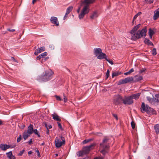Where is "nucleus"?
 <instances>
[{"label": "nucleus", "instance_id": "f257e3e1", "mask_svg": "<svg viewBox=\"0 0 159 159\" xmlns=\"http://www.w3.org/2000/svg\"><path fill=\"white\" fill-rule=\"evenodd\" d=\"M95 0H84L82 2V4L84 6L81 11L79 15V18L80 19L84 18L85 15L89 13L90 11L89 8V4L93 3Z\"/></svg>", "mask_w": 159, "mask_h": 159}, {"label": "nucleus", "instance_id": "f03ea898", "mask_svg": "<svg viewBox=\"0 0 159 159\" xmlns=\"http://www.w3.org/2000/svg\"><path fill=\"white\" fill-rule=\"evenodd\" d=\"M53 72L51 70L44 72L42 75L37 78V80L39 82H45L50 80L52 78Z\"/></svg>", "mask_w": 159, "mask_h": 159}, {"label": "nucleus", "instance_id": "7ed1b4c3", "mask_svg": "<svg viewBox=\"0 0 159 159\" xmlns=\"http://www.w3.org/2000/svg\"><path fill=\"white\" fill-rule=\"evenodd\" d=\"M147 30L146 27L141 30H139L137 32H130L131 34V39L135 41L140 38L144 37L146 35Z\"/></svg>", "mask_w": 159, "mask_h": 159}, {"label": "nucleus", "instance_id": "20e7f679", "mask_svg": "<svg viewBox=\"0 0 159 159\" xmlns=\"http://www.w3.org/2000/svg\"><path fill=\"white\" fill-rule=\"evenodd\" d=\"M109 140V138L105 136L103 139L102 142L100 144V148L102 149V150L100 151V152L103 155H105L107 152L106 150L109 148L110 144L108 143Z\"/></svg>", "mask_w": 159, "mask_h": 159}, {"label": "nucleus", "instance_id": "39448f33", "mask_svg": "<svg viewBox=\"0 0 159 159\" xmlns=\"http://www.w3.org/2000/svg\"><path fill=\"white\" fill-rule=\"evenodd\" d=\"M141 109V111L143 113L146 112L148 114L150 113L154 114L156 112L152 108L150 107L148 105H145L144 102L142 103Z\"/></svg>", "mask_w": 159, "mask_h": 159}, {"label": "nucleus", "instance_id": "423d86ee", "mask_svg": "<svg viewBox=\"0 0 159 159\" xmlns=\"http://www.w3.org/2000/svg\"><path fill=\"white\" fill-rule=\"evenodd\" d=\"M94 53L97 58L102 59L106 57V54L102 52V50L100 48H96L94 49Z\"/></svg>", "mask_w": 159, "mask_h": 159}, {"label": "nucleus", "instance_id": "0eeeda50", "mask_svg": "<svg viewBox=\"0 0 159 159\" xmlns=\"http://www.w3.org/2000/svg\"><path fill=\"white\" fill-rule=\"evenodd\" d=\"M123 99L122 97L120 95H115L114 97L113 103L116 105L120 104L123 102Z\"/></svg>", "mask_w": 159, "mask_h": 159}, {"label": "nucleus", "instance_id": "6e6552de", "mask_svg": "<svg viewBox=\"0 0 159 159\" xmlns=\"http://www.w3.org/2000/svg\"><path fill=\"white\" fill-rule=\"evenodd\" d=\"M123 102L125 105H131L134 103V101L130 96H125L123 98Z\"/></svg>", "mask_w": 159, "mask_h": 159}, {"label": "nucleus", "instance_id": "1a4fd4ad", "mask_svg": "<svg viewBox=\"0 0 159 159\" xmlns=\"http://www.w3.org/2000/svg\"><path fill=\"white\" fill-rule=\"evenodd\" d=\"M61 139L62 141H61L60 139L57 137L55 139V146L57 148H59L61 147L63 144H65V139L62 136L61 137Z\"/></svg>", "mask_w": 159, "mask_h": 159}, {"label": "nucleus", "instance_id": "9d476101", "mask_svg": "<svg viewBox=\"0 0 159 159\" xmlns=\"http://www.w3.org/2000/svg\"><path fill=\"white\" fill-rule=\"evenodd\" d=\"M95 145V144L93 143L89 146L84 147L82 150L84 154H88L91 150L93 149Z\"/></svg>", "mask_w": 159, "mask_h": 159}, {"label": "nucleus", "instance_id": "9b49d317", "mask_svg": "<svg viewBox=\"0 0 159 159\" xmlns=\"http://www.w3.org/2000/svg\"><path fill=\"white\" fill-rule=\"evenodd\" d=\"M51 22L53 24L57 26H58L59 25V23L58 21L57 18L55 17H52L50 19Z\"/></svg>", "mask_w": 159, "mask_h": 159}, {"label": "nucleus", "instance_id": "f8f14e48", "mask_svg": "<svg viewBox=\"0 0 159 159\" xmlns=\"http://www.w3.org/2000/svg\"><path fill=\"white\" fill-rule=\"evenodd\" d=\"M45 50V47H42L37 49L34 52V54L35 55H37L39 53L44 51Z\"/></svg>", "mask_w": 159, "mask_h": 159}, {"label": "nucleus", "instance_id": "ddd939ff", "mask_svg": "<svg viewBox=\"0 0 159 159\" xmlns=\"http://www.w3.org/2000/svg\"><path fill=\"white\" fill-rule=\"evenodd\" d=\"M143 79V77L139 75H135L133 78V82H135L139 81Z\"/></svg>", "mask_w": 159, "mask_h": 159}, {"label": "nucleus", "instance_id": "4468645a", "mask_svg": "<svg viewBox=\"0 0 159 159\" xmlns=\"http://www.w3.org/2000/svg\"><path fill=\"white\" fill-rule=\"evenodd\" d=\"M159 17V8L154 11V14L153 18L154 20H157Z\"/></svg>", "mask_w": 159, "mask_h": 159}, {"label": "nucleus", "instance_id": "2eb2a0df", "mask_svg": "<svg viewBox=\"0 0 159 159\" xmlns=\"http://www.w3.org/2000/svg\"><path fill=\"white\" fill-rule=\"evenodd\" d=\"M10 148V146L7 144H1L0 145V148L3 151H5L7 149H8Z\"/></svg>", "mask_w": 159, "mask_h": 159}, {"label": "nucleus", "instance_id": "dca6fc26", "mask_svg": "<svg viewBox=\"0 0 159 159\" xmlns=\"http://www.w3.org/2000/svg\"><path fill=\"white\" fill-rule=\"evenodd\" d=\"M33 126L32 125L30 124L28 126L27 130L26 131L31 134L33 133Z\"/></svg>", "mask_w": 159, "mask_h": 159}, {"label": "nucleus", "instance_id": "f3484780", "mask_svg": "<svg viewBox=\"0 0 159 159\" xmlns=\"http://www.w3.org/2000/svg\"><path fill=\"white\" fill-rule=\"evenodd\" d=\"M140 95V93H138L136 94H132L130 95V96H131L132 100L134 99L136 100H137L139 98Z\"/></svg>", "mask_w": 159, "mask_h": 159}, {"label": "nucleus", "instance_id": "a211bd4d", "mask_svg": "<svg viewBox=\"0 0 159 159\" xmlns=\"http://www.w3.org/2000/svg\"><path fill=\"white\" fill-rule=\"evenodd\" d=\"M52 116L53 119L54 120L58 121H61V119L57 114H52Z\"/></svg>", "mask_w": 159, "mask_h": 159}, {"label": "nucleus", "instance_id": "6ab92c4d", "mask_svg": "<svg viewBox=\"0 0 159 159\" xmlns=\"http://www.w3.org/2000/svg\"><path fill=\"white\" fill-rule=\"evenodd\" d=\"M31 134L27 132L26 131H25L23 133V136L24 139L25 140L28 137H29Z\"/></svg>", "mask_w": 159, "mask_h": 159}, {"label": "nucleus", "instance_id": "aec40b11", "mask_svg": "<svg viewBox=\"0 0 159 159\" xmlns=\"http://www.w3.org/2000/svg\"><path fill=\"white\" fill-rule=\"evenodd\" d=\"M141 26V24H139L136 26H134L133 28L131 30L130 32L133 33L134 32H136L137 30L139 29Z\"/></svg>", "mask_w": 159, "mask_h": 159}, {"label": "nucleus", "instance_id": "412c9836", "mask_svg": "<svg viewBox=\"0 0 159 159\" xmlns=\"http://www.w3.org/2000/svg\"><path fill=\"white\" fill-rule=\"evenodd\" d=\"M98 16L97 12V11H94L92 15L90 16L91 19H93L95 18H97Z\"/></svg>", "mask_w": 159, "mask_h": 159}, {"label": "nucleus", "instance_id": "4be33fe9", "mask_svg": "<svg viewBox=\"0 0 159 159\" xmlns=\"http://www.w3.org/2000/svg\"><path fill=\"white\" fill-rule=\"evenodd\" d=\"M144 43L148 45L153 46V45L152 43L149 39L146 38L145 39Z\"/></svg>", "mask_w": 159, "mask_h": 159}, {"label": "nucleus", "instance_id": "5701e85b", "mask_svg": "<svg viewBox=\"0 0 159 159\" xmlns=\"http://www.w3.org/2000/svg\"><path fill=\"white\" fill-rule=\"evenodd\" d=\"M126 83L131 82V81L133 82V77H129L127 78H125Z\"/></svg>", "mask_w": 159, "mask_h": 159}, {"label": "nucleus", "instance_id": "b1692460", "mask_svg": "<svg viewBox=\"0 0 159 159\" xmlns=\"http://www.w3.org/2000/svg\"><path fill=\"white\" fill-rule=\"evenodd\" d=\"M154 129L157 134L159 133V124L155 125L154 126Z\"/></svg>", "mask_w": 159, "mask_h": 159}, {"label": "nucleus", "instance_id": "393cba45", "mask_svg": "<svg viewBox=\"0 0 159 159\" xmlns=\"http://www.w3.org/2000/svg\"><path fill=\"white\" fill-rule=\"evenodd\" d=\"M149 35L151 39L152 38V36L154 34V31L151 29H150L149 30Z\"/></svg>", "mask_w": 159, "mask_h": 159}, {"label": "nucleus", "instance_id": "a878e982", "mask_svg": "<svg viewBox=\"0 0 159 159\" xmlns=\"http://www.w3.org/2000/svg\"><path fill=\"white\" fill-rule=\"evenodd\" d=\"M121 74V72H113L112 74V78H113L115 76H117L120 75Z\"/></svg>", "mask_w": 159, "mask_h": 159}, {"label": "nucleus", "instance_id": "bb28decb", "mask_svg": "<svg viewBox=\"0 0 159 159\" xmlns=\"http://www.w3.org/2000/svg\"><path fill=\"white\" fill-rule=\"evenodd\" d=\"M73 7L72 6H70L67 8L66 11V14H68L72 10Z\"/></svg>", "mask_w": 159, "mask_h": 159}, {"label": "nucleus", "instance_id": "cd10ccee", "mask_svg": "<svg viewBox=\"0 0 159 159\" xmlns=\"http://www.w3.org/2000/svg\"><path fill=\"white\" fill-rule=\"evenodd\" d=\"M153 99L154 102H159V94H156L155 95V98H153Z\"/></svg>", "mask_w": 159, "mask_h": 159}, {"label": "nucleus", "instance_id": "c85d7f7f", "mask_svg": "<svg viewBox=\"0 0 159 159\" xmlns=\"http://www.w3.org/2000/svg\"><path fill=\"white\" fill-rule=\"evenodd\" d=\"M76 154L78 157H82L84 155V154L82 150L78 151L77 152Z\"/></svg>", "mask_w": 159, "mask_h": 159}, {"label": "nucleus", "instance_id": "c756f323", "mask_svg": "<svg viewBox=\"0 0 159 159\" xmlns=\"http://www.w3.org/2000/svg\"><path fill=\"white\" fill-rule=\"evenodd\" d=\"M126 84V82L125 80V79H124L121 80H120L118 83V85H120L121 84Z\"/></svg>", "mask_w": 159, "mask_h": 159}, {"label": "nucleus", "instance_id": "7c9ffc66", "mask_svg": "<svg viewBox=\"0 0 159 159\" xmlns=\"http://www.w3.org/2000/svg\"><path fill=\"white\" fill-rule=\"evenodd\" d=\"M93 139H85L83 141L82 143H83V144H85L93 141Z\"/></svg>", "mask_w": 159, "mask_h": 159}, {"label": "nucleus", "instance_id": "2f4dec72", "mask_svg": "<svg viewBox=\"0 0 159 159\" xmlns=\"http://www.w3.org/2000/svg\"><path fill=\"white\" fill-rule=\"evenodd\" d=\"M134 71V69L133 68H132L129 71L124 73V74L125 75H128L129 74H130V73H131L132 72H133Z\"/></svg>", "mask_w": 159, "mask_h": 159}, {"label": "nucleus", "instance_id": "473e14b6", "mask_svg": "<svg viewBox=\"0 0 159 159\" xmlns=\"http://www.w3.org/2000/svg\"><path fill=\"white\" fill-rule=\"evenodd\" d=\"M7 157L8 158H10L13 155L12 151H10L6 153Z\"/></svg>", "mask_w": 159, "mask_h": 159}, {"label": "nucleus", "instance_id": "72a5a7b5", "mask_svg": "<svg viewBox=\"0 0 159 159\" xmlns=\"http://www.w3.org/2000/svg\"><path fill=\"white\" fill-rule=\"evenodd\" d=\"M142 14L141 12H139L136 14L134 17V20H135L137 17L141 15Z\"/></svg>", "mask_w": 159, "mask_h": 159}, {"label": "nucleus", "instance_id": "f704fd0d", "mask_svg": "<svg viewBox=\"0 0 159 159\" xmlns=\"http://www.w3.org/2000/svg\"><path fill=\"white\" fill-rule=\"evenodd\" d=\"M104 59H105L107 61H108L111 64L113 65V62L112 60H110L107 59L106 55V57L105 58H104Z\"/></svg>", "mask_w": 159, "mask_h": 159}, {"label": "nucleus", "instance_id": "c9c22d12", "mask_svg": "<svg viewBox=\"0 0 159 159\" xmlns=\"http://www.w3.org/2000/svg\"><path fill=\"white\" fill-rule=\"evenodd\" d=\"M145 2L146 4H151L153 2V0H145Z\"/></svg>", "mask_w": 159, "mask_h": 159}, {"label": "nucleus", "instance_id": "e433bc0d", "mask_svg": "<svg viewBox=\"0 0 159 159\" xmlns=\"http://www.w3.org/2000/svg\"><path fill=\"white\" fill-rule=\"evenodd\" d=\"M110 71L109 70H107V71L106 74V79H107L109 76Z\"/></svg>", "mask_w": 159, "mask_h": 159}, {"label": "nucleus", "instance_id": "4c0bfd02", "mask_svg": "<svg viewBox=\"0 0 159 159\" xmlns=\"http://www.w3.org/2000/svg\"><path fill=\"white\" fill-rule=\"evenodd\" d=\"M152 54L153 55H155L157 54L156 49L155 48H153L152 50Z\"/></svg>", "mask_w": 159, "mask_h": 159}, {"label": "nucleus", "instance_id": "58836bf2", "mask_svg": "<svg viewBox=\"0 0 159 159\" xmlns=\"http://www.w3.org/2000/svg\"><path fill=\"white\" fill-rule=\"evenodd\" d=\"M131 125L132 129H134L135 127V124L134 122L133 121H132L131 123Z\"/></svg>", "mask_w": 159, "mask_h": 159}, {"label": "nucleus", "instance_id": "ea45409f", "mask_svg": "<svg viewBox=\"0 0 159 159\" xmlns=\"http://www.w3.org/2000/svg\"><path fill=\"white\" fill-rule=\"evenodd\" d=\"M55 97H56V99L58 101H61L62 100V99L60 98V96H58L57 95H55Z\"/></svg>", "mask_w": 159, "mask_h": 159}, {"label": "nucleus", "instance_id": "a19ab883", "mask_svg": "<svg viewBox=\"0 0 159 159\" xmlns=\"http://www.w3.org/2000/svg\"><path fill=\"white\" fill-rule=\"evenodd\" d=\"M25 152V150L24 149L22 150V151H20V152L18 154V155L19 156H21L24 152Z\"/></svg>", "mask_w": 159, "mask_h": 159}, {"label": "nucleus", "instance_id": "79ce46f5", "mask_svg": "<svg viewBox=\"0 0 159 159\" xmlns=\"http://www.w3.org/2000/svg\"><path fill=\"white\" fill-rule=\"evenodd\" d=\"M47 53L46 52H44V53L41 54V55H42V57H44L45 56H46L47 55Z\"/></svg>", "mask_w": 159, "mask_h": 159}, {"label": "nucleus", "instance_id": "37998d69", "mask_svg": "<svg viewBox=\"0 0 159 159\" xmlns=\"http://www.w3.org/2000/svg\"><path fill=\"white\" fill-rule=\"evenodd\" d=\"M64 96V103L66 102L67 101V99L66 96L65 95V94H63Z\"/></svg>", "mask_w": 159, "mask_h": 159}, {"label": "nucleus", "instance_id": "c03bdc74", "mask_svg": "<svg viewBox=\"0 0 159 159\" xmlns=\"http://www.w3.org/2000/svg\"><path fill=\"white\" fill-rule=\"evenodd\" d=\"M57 124H58V127L61 130H62V128L61 123L59 122H57Z\"/></svg>", "mask_w": 159, "mask_h": 159}, {"label": "nucleus", "instance_id": "a18cd8bd", "mask_svg": "<svg viewBox=\"0 0 159 159\" xmlns=\"http://www.w3.org/2000/svg\"><path fill=\"white\" fill-rule=\"evenodd\" d=\"M147 98L148 100L150 102L152 103V101H153V98L152 99L151 98H150L149 97H148Z\"/></svg>", "mask_w": 159, "mask_h": 159}, {"label": "nucleus", "instance_id": "49530a36", "mask_svg": "<svg viewBox=\"0 0 159 159\" xmlns=\"http://www.w3.org/2000/svg\"><path fill=\"white\" fill-rule=\"evenodd\" d=\"M112 116L116 119V120H118V117L116 114H113Z\"/></svg>", "mask_w": 159, "mask_h": 159}, {"label": "nucleus", "instance_id": "de8ad7c7", "mask_svg": "<svg viewBox=\"0 0 159 159\" xmlns=\"http://www.w3.org/2000/svg\"><path fill=\"white\" fill-rule=\"evenodd\" d=\"M21 135H20L19 136V137L17 138V142H19L21 140Z\"/></svg>", "mask_w": 159, "mask_h": 159}, {"label": "nucleus", "instance_id": "09e8293b", "mask_svg": "<svg viewBox=\"0 0 159 159\" xmlns=\"http://www.w3.org/2000/svg\"><path fill=\"white\" fill-rule=\"evenodd\" d=\"M35 152L37 153L38 157H40V155L39 150L37 149L36 150H35Z\"/></svg>", "mask_w": 159, "mask_h": 159}, {"label": "nucleus", "instance_id": "8fccbe9b", "mask_svg": "<svg viewBox=\"0 0 159 159\" xmlns=\"http://www.w3.org/2000/svg\"><path fill=\"white\" fill-rule=\"evenodd\" d=\"M45 127H46V128H47V131H46V133L48 134H49V129H48V127L47 126V124H45Z\"/></svg>", "mask_w": 159, "mask_h": 159}, {"label": "nucleus", "instance_id": "3c124183", "mask_svg": "<svg viewBox=\"0 0 159 159\" xmlns=\"http://www.w3.org/2000/svg\"><path fill=\"white\" fill-rule=\"evenodd\" d=\"M41 58H43L42 55H40L37 57L36 59L37 60H39Z\"/></svg>", "mask_w": 159, "mask_h": 159}, {"label": "nucleus", "instance_id": "603ef678", "mask_svg": "<svg viewBox=\"0 0 159 159\" xmlns=\"http://www.w3.org/2000/svg\"><path fill=\"white\" fill-rule=\"evenodd\" d=\"M33 132H34L36 134H38V131L37 129H35L33 130Z\"/></svg>", "mask_w": 159, "mask_h": 159}, {"label": "nucleus", "instance_id": "864d4df0", "mask_svg": "<svg viewBox=\"0 0 159 159\" xmlns=\"http://www.w3.org/2000/svg\"><path fill=\"white\" fill-rule=\"evenodd\" d=\"M7 30L8 31H9L11 32H14L15 31V29H7Z\"/></svg>", "mask_w": 159, "mask_h": 159}, {"label": "nucleus", "instance_id": "5fc2aeb1", "mask_svg": "<svg viewBox=\"0 0 159 159\" xmlns=\"http://www.w3.org/2000/svg\"><path fill=\"white\" fill-rule=\"evenodd\" d=\"M33 142L32 139H30V140L28 142V143L30 145H31L32 144Z\"/></svg>", "mask_w": 159, "mask_h": 159}, {"label": "nucleus", "instance_id": "6e6d98bb", "mask_svg": "<svg viewBox=\"0 0 159 159\" xmlns=\"http://www.w3.org/2000/svg\"><path fill=\"white\" fill-rule=\"evenodd\" d=\"M146 69H142V70H140L139 71V74H141L143 72H144L145 71V70Z\"/></svg>", "mask_w": 159, "mask_h": 159}, {"label": "nucleus", "instance_id": "4d7b16f0", "mask_svg": "<svg viewBox=\"0 0 159 159\" xmlns=\"http://www.w3.org/2000/svg\"><path fill=\"white\" fill-rule=\"evenodd\" d=\"M9 158V159H16V157L14 156L13 155L10 158Z\"/></svg>", "mask_w": 159, "mask_h": 159}, {"label": "nucleus", "instance_id": "13d9d810", "mask_svg": "<svg viewBox=\"0 0 159 159\" xmlns=\"http://www.w3.org/2000/svg\"><path fill=\"white\" fill-rule=\"evenodd\" d=\"M68 14H66V13L65 15L63 17L64 20H65L66 19V18L68 16Z\"/></svg>", "mask_w": 159, "mask_h": 159}, {"label": "nucleus", "instance_id": "bf43d9fd", "mask_svg": "<svg viewBox=\"0 0 159 159\" xmlns=\"http://www.w3.org/2000/svg\"><path fill=\"white\" fill-rule=\"evenodd\" d=\"M48 57H46L44 58L43 59L42 61L43 60L44 61H46L47 59L48 58Z\"/></svg>", "mask_w": 159, "mask_h": 159}, {"label": "nucleus", "instance_id": "052dcab7", "mask_svg": "<svg viewBox=\"0 0 159 159\" xmlns=\"http://www.w3.org/2000/svg\"><path fill=\"white\" fill-rule=\"evenodd\" d=\"M103 158H101V157H96L94 158V159H103Z\"/></svg>", "mask_w": 159, "mask_h": 159}, {"label": "nucleus", "instance_id": "680f3d73", "mask_svg": "<svg viewBox=\"0 0 159 159\" xmlns=\"http://www.w3.org/2000/svg\"><path fill=\"white\" fill-rule=\"evenodd\" d=\"M48 129H51V128H52V126L51 125H49L48 126Z\"/></svg>", "mask_w": 159, "mask_h": 159}, {"label": "nucleus", "instance_id": "e2e57ef3", "mask_svg": "<svg viewBox=\"0 0 159 159\" xmlns=\"http://www.w3.org/2000/svg\"><path fill=\"white\" fill-rule=\"evenodd\" d=\"M37 0H33L32 3L34 4V3Z\"/></svg>", "mask_w": 159, "mask_h": 159}, {"label": "nucleus", "instance_id": "0e129e2a", "mask_svg": "<svg viewBox=\"0 0 159 159\" xmlns=\"http://www.w3.org/2000/svg\"><path fill=\"white\" fill-rule=\"evenodd\" d=\"M80 10V8H79L77 10V12H78V13H79Z\"/></svg>", "mask_w": 159, "mask_h": 159}, {"label": "nucleus", "instance_id": "69168bd1", "mask_svg": "<svg viewBox=\"0 0 159 159\" xmlns=\"http://www.w3.org/2000/svg\"><path fill=\"white\" fill-rule=\"evenodd\" d=\"M32 152L31 151H29L28 152V154H31L32 153Z\"/></svg>", "mask_w": 159, "mask_h": 159}, {"label": "nucleus", "instance_id": "338daca9", "mask_svg": "<svg viewBox=\"0 0 159 159\" xmlns=\"http://www.w3.org/2000/svg\"><path fill=\"white\" fill-rule=\"evenodd\" d=\"M11 58L13 60L15 61H16V60L14 58V57H11Z\"/></svg>", "mask_w": 159, "mask_h": 159}, {"label": "nucleus", "instance_id": "774afa93", "mask_svg": "<svg viewBox=\"0 0 159 159\" xmlns=\"http://www.w3.org/2000/svg\"><path fill=\"white\" fill-rule=\"evenodd\" d=\"M2 120H0V125H2Z\"/></svg>", "mask_w": 159, "mask_h": 159}]
</instances>
